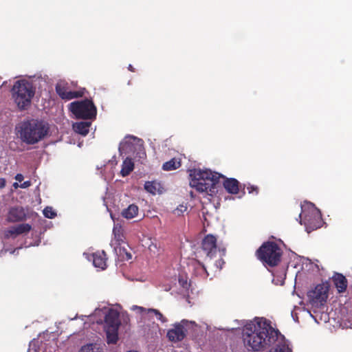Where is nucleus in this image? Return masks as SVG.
<instances>
[{
  "instance_id": "f257e3e1",
  "label": "nucleus",
  "mask_w": 352,
  "mask_h": 352,
  "mask_svg": "<svg viewBox=\"0 0 352 352\" xmlns=\"http://www.w3.org/2000/svg\"><path fill=\"white\" fill-rule=\"evenodd\" d=\"M278 331L274 329L265 319L245 325L242 337L245 346L252 351H261L269 348L278 339Z\"/></svg>"
},
{
  "instance_id": "f03ea898",
  "label": "nucleus",
  "mask_w": 352,
  "mask_h": 352,
  "mask_svg": "<svg viewBox=\"0 0 352 352\" xmlns=\"http://www.w3.org/2000/svg\"><path fill=\"white\" fill-rule=\"evenodd\" d=\"M190 186L198 192H206L208 195L215 192L216 186L220 183L224 175L210 170H201L192 169L190 170Z\"/></svg>"
},
{
  "instance_id": "7ed1b4c3",
  "label": "nucleus",
  "mask_w": 352,
  "mask_h": 352,
  "mask_svg": "<svg viewBox=\"0 0 352 352\" xmlns=\"http://www.w3.org/2000/svg\"><path fill=\"white\" fill-rule=\"evenodd\" d=\"M21 140L28 144H34L44 139L48 134L47 123L38 119L23 121L16 127Z\"/></svg>"
},
{
  "instance_id": "20e7f679",
  "label": "nucleus",
  "mask_w": 352,
  "mask_h": 352,
  "mask_svg": "<svg viewBox=\"0 0 352 352\" xmlns=\"http://www.w3.org/2000/svg\"><path fill=\"white\" fill-rule=\"evenodd\" d=\"M11 91L14 102L21 110H25L30 105L35 93L32 84L26 80L16 81Z\"/></svg>"
},
{
  "instance_id": "39448f33",
  "label": "nucleus",
  "mask_w": 352,
  "mask_h": 352,
  "mask_svg": "<svg viewBox=\"0 0 352 352\" xmlns=\"http://www.w3.org/2000/svg\"><path fill=\"white\" fill-rule=\"evenodd\" d=\"M283 251L274 241L264 242L256 251L257 258L265 265L277 266L281 260Z\"/></svg>"
},
{
  "instance_id": "423d86ee",
  "label": "nucleus",
  "mask_w": 352,
  "mask_h": 352,
  "mask_svg": "<svg viewBox=\"0 0 352 352\" xmlns=\"http://www.w3.org/2000/svg\"><path fill=\"white\" fill-rule=\"evenodd\" d=\"M302 212L299 217L300 224H304L306 231L309 233L320 228L322 224L321 214L314 204L309 203L301 206Z\"/></svg>"
},
{
  "instance_id": "0eeeda50",
  "label": "nucleus",
  "mask_w": 352,
  "mask_h": 352,
  "mask_svg": "<svg viewBox=\"0 0 352 352\" xmlns=\"http://www.w3.org/2000/svg\"><path fill=\"white\" fill-rule=\"evenodd\" d=\"M69 109L77 118L81 119H94L97 113L96 106L89 99L70 103Z\"/></svg>"
},
{
  "instance_id": "6e6552de",
  "label": "nucleus",
  "mask_w": 352,
  "mask_h": 352,
  "mask_svg": "<svg viewBox=\"0 0 352 352\" xmlns=\"http://www.w3.org/2000/svg\"><path fill=\"white\" fill-rule=\"evenodd\" d=\"M329 288L324 284L317 285L307 293L309 302L315 306L322 305L327 301Z\"/></svg>"
},
{
  "instance_id": "1a4fd4ad",
  "label": "nucleus",
  "mask_w": 352,
  "mask_h": 352,
  "mask_svg": "<svg viewBox=\"0 0 352 352\" xmlns=\"http://www.w3.org/2000/svg\"><path fill=\"white\" fill-rule=\"evenodd\" d=\"M217 252V238L213 234H209L204 236L201 241V250L197 254H203L206 258L211 259Z\"/></svg>"
},
{
  "instance_id": "9d476101",
  "label": "nucleus",
  "mask_w": 352,
  "mask_h": 352,
  "mask_svg": "<svg viewBox=\"0 0 352 352\" xmlns=\"http://www.w3.org/2000/svg\"><path fill=\"white\" fill-rule=\"evenodd\" d=\"M187 322L185 320H182L173 324V327L167 332L168 339L173 342H177L184 339L186 336L187 329L185 324Z\"/></svg>"
},
{
  "instance_id": "9b49d317",
  "label": "nucleus",
  "mask_w": 352,
  "mask_h": 352,
  "mask_svg": "<svg viewBox=\"0 0 352 352\" xmlns=\"http://www.w3.org/2000/svg\"><path fill=\"white\" fill-rule=\"evenodd\" d=\"M56 91L61 99L66 100L78 98L84 95L83 90L69 91L68 88L62 82L56 84Z\"/></svg>"
},
{
  "instance_id": "f8f14e48",
  "label": "nucleus",
  "mask_w": 352,
  "mask_h": 352,
  "mask_svg": "<svg viewBox=\"0 0 352 352\" xmlns=\"http://www.w3.org/2000/svg\"><path fill=\"white\" fill-rule=\"evenodd\" d=\"M32 229V227L28 223H21L15 226H12L9 229L4 230V238L8 239L10 238H16L18 235L28 233Z\"/></svg>"
},
{
  "instance_id": "ddd939ff",
  "label": "nucleus",
  "mask_w": 352,
  "mask_h": 352,
  "mask_svg": "<svg viewBox=\"0 0 352 352\" xmlns=\"http://www.w3.org/2000/svg\"><path fill=\"white\" fill-rule=\"evenodd\" d=\"M104 328H119L121 324L119 312L114 309H108L104 316Z\"/></svg>"
},
{
  "instance_id": "4468645a",
  "label": "nucleus",
  "mask_w": 352,
  "mask_h": 352,
  "mask_svg": "<svg viewBox=\"0 0 352 352\" xmlns=\"http://www.w3.org/2000/svg\"><path fill=\"white\" fill-rule=\"evenodd\" d=\"M25 213L21 207L11 208L8 213L7 221L9 222H19L25 219Z\"/></svg>"
},
{
  "instance_id": "2eb2a0df",
  "label": "nucleus",
  "mask_w": 352,
  "mask_h": 352,
  "mask_svg": "<svg viewBox=\"0 0 352 352\" xmlns=\"http://www.w3.org/2000/svg\"><path fill=\"white\" fill-rule=\"evenodd\" d=\"M332 282L338 293H343L346 290L348 281L343 274L335 272L332 276Z\"/></svg>"
},
{
  "instance_id": "dca6fc26",
  "label": "nucleus",
  "mask_w": 352,
  "mask_h": 352,
  "mask_svg": "<svg viewBox=\"0 0 352 352\" xmlns=\"http://www.w3.org/2000/svg\"><path fill=\"white\" fill-rule=\"evenodd\" d=\"M221 179H223V186L228 192L234 195L239 192V182L237 179L234 178H226L225 176L224 178H221Z\"/></svg>"
},
{
  "instance_id": "f3484780",
  "label": "nucleus",
  "mask_w": 352,
  "mask_h": 352,
  "mask_svg": "<svg viewBox=\"0 0 352 352\" xmlns=\"http://www.w3.org/2000/svg\"><path fill=\"white\" fill-rule=\"evenodd\" d=\"M93 264L96 267L105 269L107 266V255L104 251L93 253Z\"/></svg>"
},
{
  "instance_id": "a211bd4d",
  "label": "nucleus",
  "mask_w": 352,
  "mask_h": 352,
  "mask_svg": "<svg viewBox=\"0 0 352 352\" xmlns=\"http://www.w3.org/2000/svg\"><path fill=\"white\" fill-rule=\"evenodd\" d=\"M134 169V163L131 158L126 157L122 163L120 174L122 177L128 176Z\"/></svg>"
},
{
  "instance_id": "6ab92c4d",
  "label": "nucleus",
  "mask_w": 352,
  "mask_h": 352,
  "mask_svg": "<svg viewBox=\"0 0 352 352\" xmlns=\"http://www.w3.org/2000/svg\"><path fill=\"white\" fill-rule=\"evenodd\" d=\"M107 335V342L109 344H116L118 340L119 328H104Z\"/></svg>"
},
{
  "instance_id": "aec40b11",
  "label": "nucleus",
  "mask_w": 352,
  "mask_h": 352,
  "mask_svg": "<svg viewBox=\"0 0 352 352\" xmlns=\"http://www.w3.org/2000/svg\"><path fill=\"white\" fill-rule=\"evenodd\" d=\"M138 207L135 204H131L127 208L122 212V216L127 219H131L136 217L138 214Z\"/></svg>"
},
{
  "instance_id": "412c9836",
  "label": "nucleus",
  "mask_w": 352,
  "mask_h": 352,
  "mask_svg": "<svg viewBox=\"0 0 352 352\" xmlns=\"http://www.w3.org/2000/svg\"><path fill=\"white\" fill-rule=\"evenodd\" d=\"M90 126V122H80L74 124V129L76 133L82 135H86L89 131Z\"/></svg>"
},
{
  "instance_id": "4be33fe9",
  "label": "nucleus",
  "mask_w": 352,
  "mask_h": 352,
  "mask_svg": "<svg viewBox=\"0 0 352 352\" xmlns=\"http://www.w3.org/2000/svg\"><path fill=\"white\" fill-rule=\"evenodd\" d=\"M195 274L197 276H200L203 278H206L208 276V273L206 267L199 261H195Z\"/></svg>"
},
{
  "instance_id": "5701e85b",
  "label": "nucleus",
  "mask_w": 352,
  "mask_h": 352,
  "mask_svg": "<svg viewBox=\"0 0 352 352\" xmlns=\"http://www.w3.org/2000/svg\"><path fill=\"white\" fill-rule=\"evenodd\" d=\"M114 235V241L117 245H120L124 241V236L123 234V230L121 226H116L113 229Z\"/></svg>"
},
{
  "instance_id": "b1692460",
  "label": "nucleus",
  "mask_w": 352,
  "mask_h": 352,
  "mask_svg": "<svg viewBox=\"0 0 352 352\" xmlns=\"http://www.w3.org/2000/svg\"><path fill=\"white\" fill-rule=\"evenodd\" d=\"M181 166L180 160L173 158L168 162L164 163L162 169L164 170H173L179 168Z\"/></svg>"
},
{
  "instance_id": "393cba45",
  "label": "nucleus",
  "mask_w": 352,
  "mask_h": 352,
  "mask_svg": "<svg viewBox=\"0 0 352 352\" xmlns=\"http://www.w3.org/2000/svg\"><path fill=\"white\" fill-rule=\"evenodd\" d=\"M160 188V184L155 181H148L144 184V189L153 195H155L157 192H159Z\"/></svg>"
},
{
  "instance_id": "a878e982",
  "label": "nucleus",
  "mask_w": 352,
  "mask_h": 352,
  "mask_svg": "<svg viewBox=\"0 0 352 352\" xmlns=\"http://www.w3.org/2000/svg\"><path fill=\"white\" fill-rule=\"evenodd\" d=\"M79 352H102V351L96 344H89L83 346Z\"/></svg>"
},
{
  "instance_id": "bb28decb",
  "label": "nucleus",
  "mask_w": 352,
  "mask_h": 352,
  "mask_svg": "<svg viewBox=\"0 0 352 352\" xmlns=\"http://www.w3.org/2000/svg\"><path fill=\"white\" fill-rule=\"evenodd\" d=\"M148 313H153L155 315L157 320L161 321L162 323H165L167 322V319L166 317L163 316V314L157 309H148Z\"/></svg>"
},
{
  "instance_id": "cd10ccee",
  "label": "nucleus",
  "mask_w": 352,
  "mask_h": 352,
  "mask_svg": "<svg viewBox=\"0 0 352 352\" xmlns=\"http://www.w3.org/2000/svg\"><path fill=\"white\" fill-rule=\"evenodd\" d=\"M43 214L45 217L49 219H53L56 216V212L52 209V207H46L43 210Z\"/></svg>"
},
{
  "instance_id": "c85d7f7f",
  "label": "nucleus",
  "mask_w": 352,
  "mask_h": 352,
  "mask_svg": "<svg viewBox=\"0 0 352 352\" xmlns=\"http://www.w3.org/2000/svg\"><path fill=\"white\" fill-rule=\"evenodd\" d=\"M246 188L250 194L257 195L258 193V188L256 186L248 184Z\"/></svg>"
},
{
  "instance_id": "c756f323",
  "label": "nucleus",
  "mask_w": 352,
  "mask_h": 352,
  "mask_svg": "<svg viewBox=\"0 0 352 352\" xmlns=\"http://www.w3.org/2000/svg\"><path fill=\"white\" fill-rule=\"evenodd\" d=\"M187 208L183 205H180L179 207H177L175 210L174 213L177 214V215H180L182 213H183L184 211H186Z\"/></svg>"
},
{
  "instance_id": "7c9ffc66",
  "label": "nucleus",
  "mask_w": 352,
  "mask_h": 352,
  "mask_svg": "<svg viewBox=\"0 0 352 352\" xmlns=\"http://www.w3.org/2000/svg\"><path fill=\"white\" fill-rule=\"evenodd\" d=\"M131 309L133 310H138L140 313H143V312H147L148 313V309H146V308H144L142 307H139V306H137V305H133Z\"/></svg>"
},
{
  "instance_id": "2f4dec72",
  "label": "nucleus",
  "mask_w": 352,
  "mask_h": 352,
  "mask_svg": "<svg viewBox=\"0 0 352 352\" xmlns=\"http://www.w3.org/2000/svg\"><path fill=\"white\" fill-rule=\"evenodd\" d=\"M31 185L30 181H25L23 184H21L20 187L22 188H26Z\"/></svg>"
},
{
  "instance_id": "473e14b6",
  "label": "nucleus",
  "mask_w": 352,
  "mask_h": 352,
  "mask_svg": "<svg viewBox=\"0 0 352 352\" xmlns=\"http://www.w3.org/2000/svg\"><path fill=\"white\" fill-rule=\"evenodd\" d=\"M23 175L21 173H18L15 176V179L19 182H22L23 180Z\"/></svg>"
},
{
  "instance_id": "72a5a7b5",
  "label": "nucleus",
  "mask_w": 352,
  "mask_h": 352,
  "mask_svg": "<svg viewBox=\"0 0 352 352\" xmlns=\"http://www.w3.org/2000/svg\"><path fill=\"white\" fill-rule=\"evenodd\" d=\"M6 181L4 178H0V189L3 188L6 186Z\"/></svg>"
},
{
  "instance_id": "f704fd0d",
  "label": "nucleus",
  "mask_w": 352,
  "mask_h": 352,
  "mask_svg": "<svg viewBox=\"0 0 352 352\" xmlns=\"http://www.w3.org/2000/svg\"><path fill=\"white\" fill-rule=\"evenodd\" d=\"M127 144V142H125L124 143H120V147H119V150L120 151L121 148H124V146Z\"/></svg>"
},
{
  "instance_id": "c9c22d12",
  "label": "nucleus",
  "mask_w": 352,
  "mask_h": 352,
  "mask_svg": "<svg viewBox=\"0 0 352 352\" xmlns=\"http://www.w3.org/2000/svg\"><path fill=\"white\" fill-rule=\"evenodd\" d=\"M128 69L132 72H135V68L133 67V65H129L128 67Z\"/></svg>"
},
{
  "instance_id": "e433bc0d",
  "label": "nucleus",
  "mask_w": 352,
  "mask_h": 352,
  "mask_svg": "<svg viewBox=\"0 0 352 352\" xmlns=\"http://www.w3.org/2000/svg\"><path fill=\"white\" fill-rule=\"evenodd\" d=\"M126 259L129 260V259H131L132 256L130 253H126Z\"/></svg>"
},
{
  "instance_id": "4c0bfd02",
  "label": "nucleus",
  "mask_w": 352,
  "mask_h": 352,
  "mask_svg": "<svg viewBox=\"0 0 352 352\" xmlns=\"http://www.w3.org/2000/svg\"><path fill=\"white\" fill-rule=\"evenodd\" d=\"M14 186H18L17 183H15V184H14Z\"/></svg>"
}]
</instances>
